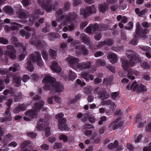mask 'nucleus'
<instances>
[{
  "label": "nucleus",
  "mask_w": 151,
  "mask_h": 151,
  "mask_svg": "<svg viewBox=\"0 0 151 151\" xmlns=\"http://www.w3.org/2000/svg\"><path fill=\"white\" fill-rule=\"evenodd\" d=\"M42 82L47 83L43 87L45 90H52L56 92H61L63 89L62 85L58 82H57L56 79L50 76L49 74L45 76Z\"/></svg>",
  "instance_id": "f257e3e1"
},
{
  "label": "nucleus",
  "mask_w": 151,
  "mask_h": 151,
  "mask_svg": "<svg viewBox=\"0 0 151 151\" xmlns=\"http://www.w3.org/2000/svg\"><path fill=\"white\" fill-rule=\"evenodd\" d=\"M30 43L31 44H34L40 49L46 48L47 45L45 42L43 40L39 39L36 36H32L30 40Z\"/></svg>",
  "instance_id": "f03ea898"
},
{
  "label": "nucleus",
  "mask_w": 151,
  "mask_h": 151,
  "mask_svg": "<svg viewBox=\"0 0 151 151\" xmlns=\"http://www.w3.org/2000/svg\"><path fill=\"white\" fill-rule=\"evenodd\" d=\"M77 17V15L76 13L74 12H70L67 15L65 16L64 20L59 26V27L61 28L62 26L66 25L68 22L70 23L72 21H75Z\"/></svg>",
  "instance_id": "7ed1b4c3"
},
{
  "label": "nucleus",
  "mask_w": 151,
  "mask_h": 151,
  "mask_svg": "<svg viewBox=\"0 0 151 151\" xmlns=\"http://www.w3.org/2000/svg\"><path fill=\"white\" fill-rule=\"evenodd\" d=\"M66 60L68 61V64L73 69H76L78 68V63L79 61V59L73 57L69 56L67 57Z\"/></svg>",
  "instance_id": "20e7f679"
},
{
  "label": "nucleus",
  "mask_w": 151,
  "mask_h": 151,
  "mask_svg": "<svg viewBox=\"0 0 151 151\" xmlns=\"http://www.w3.org/2000/svg\"><path fill=\"white\" fill-rule=\"evenodd\" d=\"M147 30V29H142V27L138 24H137L135 32L137 35L144 40L147 37V36L146 35Z\"/></svg>",
  "instance_id": "39448f33"
},
{
  "label": "nucleus",
  "mask_w": 151,
  "mask_h": 151,
  "mask_svg": "<svg viewBox=\"0 0 151 151\" xmlns=\"http://www.w3.org/2000/svg\"><path fill=\"white\" fill-rule=\"evenodd\" d=\"M75 49L77 53L82 54L84 55L87 56L88 54L89 51L83 45H77L75 46Z\"/></svg>",
  "instance_id": "423d86ee"
},
{
  "label": "nucleus",
  "mask_w": 151,
  "mask_h": 151,
  "mask_svg": "<svg viewBox=\"0 0 151 151\" xmlns=\"http://www.w3.org/2000/svg\"><path fill=\"white\" fill-rule=\"evenodd\" d=\"M64 10L63 9H59L56 12L55 17H56V20L58 22H63L65 18V15H62Z\"/></svg>",
  "instance_id": "0eeeda50"
},
{
  "label": "nucleus",
  "mask_w": 151,
  "mask_h": 151,
  "mask_svg": "<svg viewBox=\"0 0 151 151\" xmlns=\"http://www.w3.org/2000/svg\"><path fill=\"white\" fill-rule=\"evenodd\" d=\"M16 14L17 17L21 19L26 18L29 15V12L24 9L19 10L16 12Z\"/></svg>",
  "instance_id": "6e6552de"
},
{
  "label": "nucleus",
  "mask_w": 151,
  "mask_h": 151,
  "mask_svg": "<svg viewBox=\"0 0 151 151\" xmlns=\"http://www.w3.org/2000/svg\"><path fill=\"white\" fill-rule=\"evenodd\" d=\"M52 0H46L45 3L42 4V8L48 12H50L52 11Z\"/></svg>",
  "instance_id": "1a4fd4ad"
},
{
  "label": "nucleus",
  "mask_w": 151,
  "mask_h": 151,
  "mask_svg": "<svg viewBox=\"0 0 151 151\" xmlns=\"http://www.w3.org/2000/svg\"><path fill=\"white\" fill-rule=\"evenodd\" d=\"M81 14L84 17H86L89 16L92 12V8L88 6L85 9H83L80 11Z\"/></svg>",
  "instance_id": "9d476101"
},
{
  "label": "nucleus",
  "mask_w": 151,
  "mask_h": 151,
  "mask_svg": "<svg viewBox=\"0 0 151 151\" xmlns=\"http://www.w3.org/2000/svg\"><path fill=\"white\" fill-rule=\"evenodd\" d=\"M37 111L34 109H31L28 110L25 112V114L30 117L31 118H36L37 116Z\"/></svg>",
  "instance_id": "9b49d317"
},
{
  "label": "nucleus",
  "mask_w": 151,
  "mask_h": 151,
  "mask_svg": "<svg viewBox=\"0 0 151 151\" xmlns=\"http://www.w3.org/2000/svg\"><path fill=\"white\" fill-rule=\"evenodd\" d=\"M97 94L100 98L104 97L106 99H107L109 97V93L106 92V89L104 88L100 89Z\"/></svg>",
  "instance_id": "f8f14e48"
},
{
  "label": "nucleus",
  "mask_w": 151,
  "mask_h": 151,
  "mask_svg": "<svg viewBox=\"0 0 151 151\" xmlns=\"http://www.w3.org/2000/svg\"><path fill=\"white\" fill-rule=\"evenodd\" d=\"M41 58V53L38 52H36L32 54L29 59L31 60L32 62H36L40 60Z\"/></svg>",
  "instance_id": "ddd939ff"
},
{
  "label": "nucleus",
  "mask_w": 151,
  "mask_h": 151,
  "mask_svg": "<svg viewBox=\"0 0 151 151\" xmlns=\"http://www.w3.org/2000/svg\"><path fill=\"white\" fill-rule=\"evenodd\" d=\"M91 62L88 61L87 63L82 62L78 64V68L81 70H84L86 69H89L91 68Z\"/></svg>",
  "instance_id": "4468645a"
},
{
  "label": "nucleus",
  "mask_w": 151,
  "mask_h": 151,
  "mask_svg": "<svg viewBox=\"0 0 151 151\" xmlns=\"http://www.w3.org/2000/svg\"><path fill=\"white\" fill-rule=\"evenodd\" d=\"M124 124L122 121H119L118 119H116L112 122L110 125V127H113V129L115 130L118 127H120L122 126Z\"/></svg>",
  "instance_id": "2eb2a0df"
},
{
  "label": "nucleus",
  "mask_w": 151,
  "mask_h": 151,
  "mask_svg": "<svg viewBox=\"0 0 151 151\" xmlns=\"http://www.w3.org/2000/svg\"><path fill=\"white\" fill-rule=\"evenodd\" d=\"M80 39L83 43L89 45L90 44V38L85 34L82 33L80 34Z\"/></svg>",
  "instance_id": "dca6fc26"
},
{
  "label": "nucleus",
  "mask_w": 151,
  "mask_h": 151,
  "mask_svg": "<svg viewBox=\"0 0 151 151\" xmlns=\"http://www.w3.org/2000/svg\"><path fill=\"white\" fill-rule=\"evenodd\" d=\"M126 54L128 59L134 58V60L135 59V58H136L137 55V53L134 50H131L127 51Z\"/></svg>",
  "instance_id": "f3484780"
},
{
  "label": "nucleus",
  "mask_w": 151,
  "mask_h": 151,
  "mask_svg": "<svg viewBox=\"0 0 151 151\" xmlns=\"http://www.w3.org/2000/svg\"><path fill=\"white\" fill-rule=\"evenodd\" d=\"M52 64L50 66L52 69L55 72H60L61 69L60 66H58L57 63L55 61H53Z\"/></svg>",
  "instance_id": "a211bd4d"
},
{
  "label": "nucleus",
  "mask_w": 151,
  "mask_h": 151,
  "mask_svg": "<svg viewBox=\"0 0 151 151\" xmlns=\"http://www.w3.org/2000/svg\"><path fill=\"white\" fill-rule=\"evenodd\" d=\"M26 109V108L23 104H19L17 107L14 108L13 110L14 113L17 114L19 113L20 111H24Z\"/></svg>",
  "instance_id": "6ab92c4d"
},
{
  "label": "nucleus",
  "mask_w": 151,
  "mask_h": 151,
  "mask_svg": "<svg viewBox=\"0 0 151 151\" xmlns=\"http://www.w3.org/2000/svg\"><path fill=\"white\" fill-rule=\"evenodd\" d=\"M107 58L108 59H111V62L112 64L116 63L118 60L117 55L116 54L113 53L108 54Z\"/></svg>",
  "instance_id": "aec40b11"
},
{
  "label": "nucleus",
  "mask_w": 151,
  "mask_h": 151,
  "mask_svg": "<svg viewBox=\"0 0 151 151\" xmlns=\"http://www.w3.org/2000/svg\"><path fill=\"white\" fill-rule=\"evenodd\" d=\"M64 114L62 113H59L55 116V118L58 119L59 123H66V120L65 118H63Z\"/></svg>",
  "instance_id": "412c9836"
},
{
  "label": "nucleus",
  "mask_w": 151,
  "mask_h": 151,
  "mask_svg": "<svg viewBox=\"0 0 151 151\" xmlns=\"http://www.w3.org/2000/svg\"><path fill=\"white\" fill-rule=\"evenodd\" d=\"M133 74L136 75H138L139 74V73L136 71H133L132 69H129L127 74L128 78L132 80L134 79V77L133 76Z\"/></svg>",
  "instance_id": "4be33fe9"
},
{
  "label": "nucleus",
  "mask_w": 151,
  "mask_h": 151,
  "mask_svg": "<svg viewBox=\"0 0 151 151\" xmlns=\"http://www.w3.org/2000/svg\"><path fill=\"white\" fill-rule=\"evenodd\" d=\"M3 11L9 14L13 15L14 14V11L12 8L10 6H6L3 8Z\"/></svg>",
  "instance_id": "5701e85b"
},
{
  "label": "nucleus",
  "mask_w": 151,
  "mask_h": 151,
  "mask_svg": "<svg viewBox=\"0 0 151 151\" xmlns=\"http://www.w3.org/2000/svg\"><path fill=\"white\" fill-rule=\"evenodd\" d=\"M19 34L22 37L25 36L26 39L29 38L31 35L30 33L26 31L23 29L19 30Z\"/></svg>",
  "instance_id": "b1692460"
},
{
  "label": "nucleus",
  "mask_w": 151,
  "mask_h": 151,
  "mask_svg": "<svg viewBox=\"0 0 151 151\" xmlns=\"http://www.w3.org/2000/svg\"><path fill=\"white\" fill-rule=\"evenodd\" d=\"M108 9V6L106 4L99 5V10L101 13H104Z\"/></svg>",
  "instance_id": "393cba45"
},
{
  "label": "nucleus",
  "mask_w": 151,
  "mask_h": 151,
  "mask_svg": "<svg viewBox=\"0 0 151 151\" xmlns=\"http://www.w3.org/2000/svg\"><path fill=\"white\" fill-rule=\"evenodd\" d=\"M10 109V107H8L5 112V114H4V116H5V118L9 121H10L12 119V117L11 114L9 111Z\"/></svg>",
  "instance_id": "a878e982"
},
{
  "label": "nucleus",
  "mask_w": 151,
  "mask_h": 151,
  "mask_svg": "<svg viewBox=\"0 0 151 151\" xmlns=\"http://www.w3.org/2000/svg\"><path fill=\"white\" fill-rule=\"evenodd\" d=\"M44 104V102L42 101H40L39 103H36L34 104V109L38 111L42 109Z\"/></svg>",
  "instance_id": "bb28decb"
},
{
  "label": "nucleus",
  "mask_w": 151,
  "mask_h": 151,
  "mask_svg": "<svg viewBox=\"0 0 151 151\" xmlns=\"http://www.w3.org/2000/svg\"><path fill=\"white\" fill-rule=\"evenodd\" d=\"M66 123H59L58 124V128L61 131H68L69 128L65 124Z\"/></svg>",
  "instance_id": "cd10ccee"
},
{
  "label": "nucleus",
  "mask_w": 151,
  "mask_h": 151,
  "mask_svg": "<svg viewBox=\"0 0 151 151\" xmlns=\"http://www.w3.org/2000/svg\"><path fill=\"white\" fill-rule=\"evenodd\" d=\"M96 64L98 66H104L106 67V65L107 64L106 62V60L104 59H101L97 60L96 62Z\"/></svg>",
  "instance_id": "c85d7f7f"
},
{
  "label": "nucleus",
  "mask_w": 151,
  "mask_h": 151,
  "mask_svg": "<svg viewBox=\"0 0 151 151\" xmlns=\"http://www.w3.org/2000/svg\"><path fill=\"white\" fill-rule=\"evenodd\" d=\"M118 141L115 140L113 143H110L108 145V148L110 150H113L118 147Z\"/></svg>",
  "instance_id": "c756f323"
},
{
  "label": "nucleus",
  "mask_w": 151,
  "mask_h": 151,
  "mask_svg": "<svg viewBox=\"0 0 151 151\" xmlns=\"http://www.w3.org/2000/svg\"><path fill=\"white\" fill-rule=\"evenodd\" d=\"M13 82L15 83V86L17 87L19 86L21 84V79L20 76H16L13 77Z\"/></svg>",
  "instance_id": "7c9ffc66"
},
{
  "label": "nucleus",
  "mask_w": 151,
  "mask_h": 151,
  "mask_svg": "<svg viewBox=\"0 0 151 151\" xmlns=\"http://www.w3.org/2000/svg\"><path fill=\"white\" fill-rule=\"evenodd\" d=\"M34 62L32 61L31 60L29 59L28 61L27 62V68L28 71L32 72L33 71L34 67L32 65V63Z\"/></svg>",
  "instance_id": "2f4dec72"
},
{
  "label": "nucleus",
  "mask_w": 151,
  "mask_h": 151,
  "mask_svg": "<svg viewBox=\"0 0 151 151\" xmlns=\"http://www.w3.org/2000/svg\"><path fill=\"white\" fill-rule=\"evenodd\" d=\"M113 80V77L112 76H111L109 78H104L103 83L105 85H110Z\"/></svg>",
  "instance_id": "473e14b6"
},
{
  "label": "nucleus",
  "mask_w": 151,
  "mask_h": 151,
  "mask_svg": "<svg viewBox=\"0 0 151 151\" xmlns=\"http://www.w3.org/2000/svg\"><path fill=\"white\" fill-rule=\"evenodd\" d=\"M122 61V66L125 70H127L129 68L128 61L126 60H121Z\"/></svg>",
  "instance_id": "72a5a7b5"
},
{
  "label": "nucleus",
  "mask_w": 151,
  "mask_h": 151,
  "mask_svg": "<svg viewBox=\"0 0 151 151\" xmlns=\"http://www.w3.org/2000/svg\"><path fill=\"white\" fill-rule=\"evenodd\" d=\"M43 119H40L39 121L37 122V125L36 127L37 130H41L43 128H44V127L43 124Z\"/></svg>",
  "instance_id": "f704fd0d"
},
{
  "label": "nucleus",
  "mask_w": 151,
  "mask_h": 151,
  "mask_svg": "<svg viewBox=\"0 0 151 151\" xmlns=\"http://www.w3.org/2000/svg\"><path fill=\"white\" fill-rule=\"evenodd\" d=\"M11 42L13 44L15 47H17L20 44L19 43L18 39L17 37L13 36L11 39Z\"/></svg>",
  "instance_id": "c9c22d12"
},
{
  "label": "nucleus",
  "mask_w": 151,
  "mask_h": 151,
  "mask_svg": "<svg viewBox=\"0 0 151 151\" xmlns=\"http://www.w3.org/2000/svg\"><path fill=\"white\" fill-rule=\"evenodd\" d=\"M76 77V73L73 72L71 70H70L69 72L68 78L69 80L73 81L75 80Z\"/></svg>",
  "instance_id": "e433bc0d"
},
{
  "label": "nucleus",
  "mask_w": 151,
  "mask_h": 151,
  "mask_svg": "<svg viewBox=\"0 0 151 151\" xmlns=\"http://www.w3.org/2000/svg\"><path fill=\"white\" fill-rule=\"evenodd\" d=\"M139 86L137 84V83L136 81L133 83L132 85L130 87V88L133 91H138Z\"/></svg>",
  "instance_id": "4c0bfd02"
},
{
  "label": "nucleus",
  "mask_w": 151,
  "mask_h": 151,
  "mask_svg": "<svg viewBox=\"0 0 151 151\" xmlns=\"http://www.w3.org/2000/svg\"><path fill=\"white\" fill-rule=\"evenodd\" d=\"M16 51H7V53L8 54V56L9 58L12 59H14L16 57L15 53H16Z\"/></svg>",
  "instance_id": "58836bf2"
},
{
  "label": "nucleus",
  "mask_w": 151,
  "mask_h": 151,
  "mask_svg": "<svg viewBox=\"0 0 151 151\" xmlns=\"http://www.w3.org/2000/svg\"><path fill=\"white\" fill-rule=\"evenodd\" d=\"M49 54L50 56L52 59H54L57 56L56 51L52 49H50L49 50Z\"/></svg>",
  "instance_id": "ea45409f"
},
{
  "label": "nucleus",
  "mask_w": 151,
  "mask_h": 151,
  "mask_svg": "<svg viewBox=\"0 0 151 151\" xmlns=\"http://www.w3.org/2000/svg\"><path fill=\"white\" fill-rule=\"evenodd\" d=\"M50 26V24L47 23H46L45 27L42 29V32L44 33H46L49 32Z\"/></svg>",
  "instance_id": "a19ab883"
},
{
  "label": "nucleus",
  "mask_w": 151,
  "mask_h": 151,
  "mask_svg": "<svg viewBox=\"0 0 151 151\" xmlns=\"http://www.w3.org/2000/svg\"><path fill=\"white\" fill-rule=\"evenodd\" d=\"M21 25L19 24H18L16 22H13V24L11 26V27L12 29L13 30H15L19 29V27H21Z\"/></svg>",
  "instance_id": "79ce46f5"
},
{
  "label": "nucleus",
  "mask_w": 151,
  "mask_h": 151,
  "mask_svg": "<svg viewBox=\"0 0 151 151\" xmlns=\"http://www.w3.org/2000/svg\"><path fill=\"white\" fill-rule=\"evenodd\" d=\"M70 6V4L69 2L68 1L66 2L65 3L63 8V9L65 11H67L69 9Z\"/></svg>",
  "instance_id": "37998d69"
},
{
  "label": "nucleus",
  "mask_w": 151,
  "mask_h": 151,
  "mask_svg": "<svg viewBox=\"0 0 151 151\" xmlns=\"http://www.w3.org/2000/svg\"><path fill=\"white\" fill-rule=\"evenodd\" d=\"M35 15H32L29 19V24L31 26L32 25L33 23L36 20V19L35 17Z\"/></svg>",
  "instance_id": "c03bdc74"
},
{
  "label": "nucleus",
  "mask_w": 151,
  "mask_h": 151,
  "mask_svg": "<svg viewBox=\"0 0 151 151\" xmlns=\"http://www.w3.org/2000/svg\"><path fill=\"white\" fill-rule=\"evenodd\" d=\"M62 146L63 145L62 143L55 142L52 147V148L54 150L58 149L61 148Z\"/></svg>",
  "instance_id": "a18cd8bd"
},
{
  "label": "nucleus",
  "mask_w": 151,
  "mask_h": 151,
  "mask_svg": "<svg viewBox=\"0 0 151 151\" xmlns=\"http://www.w3.org/2000/svg\"><path fill=\"white\" fill-rule=\"evenodd\" d=\"M147 91V88L145 86L141 84L139 86L138 91L140 92L143 91Z\"/></svg>",
  "instance_id": "49530a36"
},
{
  "label": "nucleus",
  "mask_w": 151,
  "mask_h": 151,
  "mask_svg": "<svg viewBox=\"0 0 151 151\" xmlns=\"http://www.w3.org/2000/svg\"><path fill=\"white\" fill-rule=\"evenodd\" d=\"M34 14L35 15L38 14L42 15H43L44 12H42V9H36L34 10Z\"/></svg>",
  "instance_id": "de8ad7c7"
},
{
  "label": "nucleus",
  "mask_w": 151,
  "mask_h": 151,
  "mask_svg": "<svg viewBox=\"0 0 151 151\" xmlns=\"http://www.w3.org/2000/svg\"><path fill=\"white\" fill-rule=\"evenodd\" d=\"M89 75L88 73L86 72H83L81 73V77L88 81V77Z\"/></svg>",
  "instance_id": "09e8293b"
},
{
  "label": "nucleus",
  "mask_w": 151,
  "mask_h": 151,
  "mask_svg": "<svg viewBox=\"0 0 151 151\" xmlns=\"http://www.w3.org/2000/svg\"><path fill=\"white\" fill-rule=\"evenodd\" d=\"M137 36L135 35L133 39L130 42L131 44L134 45H136L137 43Z\"/></svg>",
  "instance_id": "8fccbe9b"
},
{
  "label": "nucleus",
  "mask_w": 151,
  "mask_h": 151,
  "mask_svg": "<svg viewBox=\"0 0 151 151\" xmlns=\"http://www.w3.org/2000/svg\"><path fill=\"white\" fill-rule=\"evenodd\" d=\"M92 30L93 32H95L96 31H99L98 28V24H91Z\"/></svg>",
  "instance_id": "3c124183"
},
{
  "label": "nucleus",
  "mask_w": 151,
  "mask_h": 151,
  "mask_svg": "<svg viewBox=\"0 0 151 151\" xmlns=\"http://www.w3.org/2000/svg\"><path fill=\"white\" fill-rule=\"evenodd\" d=\"M13 76L11 75H9L7 76L6 78L4 80L5 83L6 85L9 84L10 81V78H12Z\"/></svg>",
  "instance_id": "603ef678"
},
{
  "label": "nucleus",
  "mask_w": 151,
  "mask_h": 151,
  "mask_svg": "<svg viewBox=\"0 0 151 151\" xmlns=\"http://www.w3.org/2000/svg\"><path fill=\"white\" fill-rule=\"evenodd\" d=\"M141 66L145 68L149 69L150 68V65L145 61H143L141 63Z\"/></svg>",
  "instance_id": "864d4df0"
},
{
  "label": "nucleus",
  "mask_w": 151,
  "mask_h": 151,
  "mask_svg": "<svg viewBox=\"0 0 151 151\" xmlns=\"http://www.w3.org/2000/svg\"><path fill=\"white\" fill-rule=\"evenodd\" d=\"M45 135L47 137L49 136L51 134V133L50 131V128L49 127H46L45 129Z\"/></svg>",
  "instance_id": "5fc2aeb1"
},
{
  "label": "nucleus",
  "mask_w": 151,
  "mask_h": 151,
  "mask_svg": "<svg viewBox=\"0 0 151 151\" xmlns=\"http://www.w3.org/2000/svg\"><path fill=\"white\" fill-rule=\"evenodd\" d=\"M102 37L101 33L99 32L95 34L94 36V38L96 41H99L101 38Z\"/></svg>",
  "instance_id": "6e6d98bb"
},
{
  "label": "nucleus",
  "mask_w": 151,
  "mask_h": 151,
  "mask_svg": "<svg viewBox=\"0 0 151 151\" xmlns=\"http://www.w3.org/2000/svg\"><path fill=\"white\" fill-rule=\"evenodd\" d=\"M105 42V44L106 45H111L113 43L112 40L110 39H106L104 40Z\"/></svg>",
  "instance_id": "4d7b16f0"
},
{
  "label": "nucleus",
  "mask_w": 151,
  "mask_h": 151,
  "mask_svg": "<svg viewBox=\"0 0 151 151\" xmlns=\"http://www.w3.org/2000/svg\"><path fill=\"white\" fill-rule=\"evenodd\" d=\"M8 43V41L6 39L3 37H0V43L4 45H6Z\"/></svg>",
  "instance_id": "13d9d810"
},
{
  "label": "nucleus",
  "mask_w": 151,
  "mask_h": 151,
  "mask_svg": "<svg viewBox=\"0 0 151 151\" xmlns=\"http://www.w3.org/2000/svg\"><path fill=\"white\" fill-rule=\"evenodd\" d=\"M82 3L81 0H73V6H77Z\"/></svg>",
  "instance_id": "bf43d9fd"
},
{
  "label": "nucleus",
  "mask_w": 151,
  "mask_h": 151,
  "mask_svg": "<svg viewBox=\"0 0 151 151\" xmlns=\"http://www.w3.org/2000/svg\"><path fill=\"white\" fill-rule=\"evenodd\" d=\"M59 139L60 140L63 139V142H66L68 139V137L66 135L64 134H62L59 136Z\"/></svg>",
  "instance_id": "052dcab7"
},
{
  "label": "nucleus",
  "mask_w": 151,
  "mask_h": 151,
  "mask_svg": "<svg viewBox=\"0 0 151 151\" xmlns=\"http://www.w3.org/2000/svg\"><path fill=\"white\" fill-rule=\"evenodd\" d=\"M22 95L21 94H18L17 95H14V98L15 102H18L21 98Z\"/></svg>",
  "instance_id": "680f3d73"
},
{
  "label": "nucleus",
  "mask_w": 151,
  "mask_h": 151,
  "mask_svg": "<svg viewBox=\"0 0 151 151\" xmlns=\"http://www.w3.org/2000/svg\"><path fill=\"white\" fill-rule=\"evenodd\" d=\"M49 145H48L45 143L43 144L40 146L41 149L45 150H48L49 149Z\"/></svg>",
  "instance_id": "e2e57ef3"
},
{
  "label": "nucleus",
  "mask_w": 151,
  "mask_h": 151,
  "mask_svg": "<svg viewBox=\"0 0 151 151\" xmlns=\"http://www.w3.org/2000/svg\"><path fill=\"white\" fill-rule=\"evenodd\" d=\"M92 28L91 24H90L85 29V32L89 34L92 33Z\"/></svg>",
  "instance_id": "0e129e2a"
},
{
  "label": "nucleus",
  "mask_w": 151,
  "mask_h": 151,
  "mask_svg": "<svg viewBox=\"0 0 151 151\" xmlns=\"http://www.w3.org/2000/svg\"><path fill=\"white\" fill-rule=\"evenodd\" d=\"M106 67L112 73H115V68L114 66H111L107 64V65H106Z\"/></svg>",
  "instance_id": "69168bd1"
},
{
  "label": "nucleus",
  "mask_w": 151,
  "mask_h": 151,
  "mask_svg": "<svg viewBox=\"0 0 151 151\" xmlns=\"http://www.w3.org/2000/svg\"><path fill=\"white\" fill-rule=\"evenodd\" d=\"M142 26L145 28H148L151 26V24L147 22H144L142 23Z\"/></svg>",
  "instance_id": "338daca9"
},
{
  "label": "nucleus",
  "mask_w": 151,
  "mask_h": 151,
  "mask_svg": "<svg viewBox=\"0 0 151 151\" xmlns=\"http://www.w3.org/2000/svg\"><path fill=\"white\" fill-rule=\"evenodd\" d=\"M27 135L28 136L33 138H35L37 136L36 133L33 132H27Z\"/></svg>",
  "instance_id": "774afa93"
}]
</instances>
